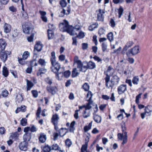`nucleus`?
<instances>
[{"mask_svg":"<svg viewBox=\"0 0 152 152\" xmlns=\"http://www.w3.org/2000/svg\"><path fill=\"white\" fill-rule=\"evenodd\" d=\"M122 131L123 132L122 134L119 133L118 134V139L121 140H123L122 142V145L126 144L127 141V132L125 131L126 130V128L124 125L122 126Z\"/></svg>","mask_w":152,"mask_h":152,"instance_id":"f257e3e1","label":"nucleus"},{"mask_svg":"<svg viewBox=\"0 0 152 152\" xmlns=\"http://www.w3.org/2000/svg\"><path fill=\"white\" fill-rule=\"evenodd\" d=\"M71 26L69 24L68 22L66 20H64L63 22L59 25L60 29L63 32L66 31L70 34H73L71 31Z\"/></svg>","mask_w":152,"mask_h":152,"instance_id":"f03ea898","label":"nucleus"},{"mask_svg":"<svg viewBox=\"0 0 152 152\" xmlns=\"http://www.w3.org/2000/svg\"><path fill=\"white\" fill-rule=\"evenodd\" d=\"M52 66L51 69L52 71L55 73H56L60 70L64 71V69L63 67H61L60 64L57 62L51 64Z\"/></svg>","mask_w":152,"mask_h":152,"instance_id":"7ed1b4c3","label":"nucleus"},{"mask_svg":"<svg viewBox=\"0 0 152 152\" xmlns=\"http://www.w3.org/2000/svg\"><path fill=\"white\" fill-rule=\"evenodd\" d=\"M97 19L98 21H103L104 20V14L105 12L102 10L99 9L98 10L96 11Z\"/></svg>","mask_w":152,"mask_h":152,"instance_id":"20e7f679","label":"nucleus"},{"mask_svg":"<svg viewBox=\"0 0 152 152\" xmlns=\"http://www.w3.org/2000/svg\"><path fill=\"white\" fill-rule=\"evenodd\" d=\"M0 58L1 60L5 62L7 59L8 55L10 54V52L7 51H1Z\"/></svg>","mask_w":152,"mask_h":152,"instance_id":"39448f33","label":"nucleus"},{"mask_svg":"<svg viewBox=\"0 0 152 152\" xmlns=\"http://www.w3.org/2000/svg\"><path fill=\"white\" fill-rule=\"evenodd\" d=\"M128 52L132 55H135L140 52V48L138 46H136L128 50Z\"/></svg>","mask_w":152,"mask_h":152,"instance_id":"423d86ee","label":"nucleus"},{"mask_svg":"<svg viewBox=\"0 0 152 152\" xmlns=\"http://www.w3.org/2000/svg\"><path fill=\"white\" fill-rule=\"evenodd\" d=\"M71 29L70 31L73 34H70L71 35H75L77 34V32L80 30L81 27L79 25H76L74 27L72 26H71Z\"/></svg>","mask_w":152,"mask_h":152,"instance_id":"0eeeda50","label":"nucleus"},{"mask_svg":"<svg viewBox=\"0 0 152 152\" xmlns=\"http://www.w3.org/2000/svg\"><path fill=\"white\" fill-rule=\"evenodd\" d=\"M77 67L80 69V71L84 72H85L88 69L87 62L82 63L81 62L80 63V65L79 66V65H78L77 66Z\"/></svg>","mask_w":152,"mask_h":152,"instance_id":"6e6552de","label":"nucleus"},{"mask_svg":"<svg viewBox=\"0 0 152 152\" xmlns=\"http://www.w3.org/2000/svg\"><path fill=\"white\" fill-rule=\"evenodd\" d=\"M31 25L30 23H27L25 25L23 26V31L25 34H29L30 31L31 30Z\"/></svg>","mask_w":152,"mask_h":152,"instance_id":"1a4fd4ad","label":"nucleus"},{"mask_svg":"<svg viewBox=\"0 0 152 152\" xmlns=\"http://www.w3.org/2000/svg\"><path fill=\"white\" fill-rule=\"evenodd\" d=\"M115 72L114 69L110 66H109L106 72H104V73L106 75V77H110V76H112Z\"/></svg>","mask_w":152,"mask_h":152,"instance_id":"9d476101","label":"nucleus"},{"mask_svg":"<svg viewBox=\"0 0 152 152\" xmlns=\"http://www.w3.org/2000/svg\"><path fill=\"white\" fill-rule=\"evenodd\" d=\"M59 119V118L58 115L56 113L53 115L51 118V122L56 127V125L58 124V121Z\"/></svg>","mask_w":152,"mask_h":152,"instance_id":"9b49d317","label":"nucleus"},{"mask_svg":"<svg viewBox=\"0 0 152 152\" xmlns=\"http://www.w3.org/2000/svg\"><path fill=\"white\" fill-rule=\"evenodd\" d=\"M110 77H105V80L106 82V86L108 88H112L115 84L111 80L110 81Z\"/></svg>","mask_w":152,"mask_h":152,"instance_id":"f8f14e48","label":"nucleus"},{"mask_svg":"<svg viewBox=\"0 0 152 152\" xmlns=\"http://www.w3.org/2000/svg\"><path fill=\"white\" fill-rule=\"evenodd\" d=\"M127 87L126 85H121L118 88V91L119 94H121L124 93L126 90Z\"/></svg>","mask_w":152,"mask_h":152,"instance_id":"ddd939ff","label":"nucleus"},{"mask_svg":"<svg viewBox=\"0 0 152 152\" xmlns=\"http://www.w3.org/2000/svg\"><path fill=\"white\" fill-rule=\"evenodd\" d=\"M4 32L6 34L9 33L11 29V25L7 23H5L3 26Z\"/></svg>","mask_w":152,"mask_h":152,"instance_id":"4468645a","label":"nucleus"},{"mask_svg":"<svg viewBox=\"0 0 152 152\" xmlns=\"http://www.w3.org/2000/svg\"><path fill=\"white\" fill-rule=\"evenodd\" d=\"M28 143L25 141L21 142L19 147L21 150L26 151L27 150Z\"/></svg>","mask_w":152,"mask_h":152,"instance_id":"2eb2a0df","label":"nucleus"},{"mask_svg":"<svg viewBox=\"0 0 152 152\" xmlns=\"http://www.w3.org/2000/svg\"><path fill=\"white\" fill-rule=\"evenodd\" d=\"M47 88V90L52 94H55L57 91V88L56 86H48Z\"/></svg>","mask_w":152,"mask_h":152,"instance_id":"dca6fc26","label":"nucleus"},{"mask_svg":"<svg viewBox=\"0 0 152 152\" xmlns=\"http://www.w3.org/2000/svg\"><path fill=\"white\" fill-rule=\"evenodd\" d=\"M7 43L4 40L0 39V51H3L7 45Z\"/></svg>","mask_w":152,"mask_h":152,"instance_id":"f3484780","label":"nucleus"},{"mask_svg":"<svg viewBox=\"0 0 152 152\" xmlns=\"http://www.w3.org/2000/svg\"><path fill=\"white\" fill-rule=\"evenodd\" d=\"M145 113L148 116H150L152 113V106H148L145 109Z\"/></svg>","mask_w":152,"mask_h":152,"instance_id":"a211bd4d","label":"nucleus"},{"mask_svg":"<svg viewBox=\"0 0 152 152\" xmlns=\"http://www.w3.org/2000/svg\"><path fill=\"white\" fill-rule=\"evenodd\" d=\"M134 44V42L132 41H129L127 42L123 50L126 51L129 48L132 47Z\"/></svg>","mask_w":152,"mask_h":152,"instance_id":"6ab92c4d","label":"nucleus"},{"mask_svg":"<svg viewBox=\"0 0 152 152\" xmlns=\"http://www.w3.org/2000/svg\"><path fill=\"white\" fill-rule=\"evenodd\" d=\"M39 12L41 15V18L42 20L45 22H47L48 19L45 16L46 13V12L42 11H39Z\"/></svg>","mask_w":152,"mask_h":152,"instance_id":"aec40b11","label":"nucleus"},{"mask_svg":"<svg viewBox=\"0 0 152 152\" xmlns=\"http://www.w3.org/2000/svg\"><path fill=\"white\" fill-rule=\"evenodd\" d=\"M31 138V134L30 133H25L23 135V139L24 141H29Z\"/></svg>","mask_w":152,"mask_h":152,"instance_id":"412c9836","label":"nucleus"},{"mask_svg":"<svg viewBox=\"0 0 152 152\" xmlns=\"http://www.w3.org/2000/svg\"><path fill=\"white\" fill-rule=\"evenodd\" d=\"M87 69L89 68L92 69H94L96 67V65L95 64L91 61H90L88 62H87Z\"/></svg>","mask_w":152,"mask_h":152,"instance_id":"4be33fe9","label":"nucleus"},{"mask_svg":"<svg viewBox=\"0 0 152 152\" xmlns=\"http://www.w3.org/2000/svg\"><path fill=\"white\" fill-rule=\"evenodd\" d=\"M27 83V91H28L31 90L34 86V84L31 81L29 80H26Z\"/></svg>","mask_w":152,"mask_h":152,"instance_id":"5701e85b","label":"nucleus"},{"mask_svg":"<svg viewBox=\"0 0 152 152\" xmlns=\"http://www.w3.org/2000/svg\"><path fill=\"white\" fill-rule=\"evenodd\" d=\"M63 71H60V72H58V73H56V78L59 80H61L64 77L63 73L62 72Z\"/></svg>","mask_w":152,"mask_h":152,"instance_id":"b1692460","label":"nucleus"},{"mask_svg":"<svg viewBox=\"0 0 152 152\" xmlns=\"http://www.w3.org/2000/svg\"><path fill=\"white\" fill-rule=\"evenodd\" d=\"M111 81L115 85H117L119 81V78L116 75H115L113 76L111 79Z\"/></svg>","mask_w":152,"mask_h":152,"instance_id":"393cba45","label":"nucleus"},{"mask_svg":"<svg viewBox=\"0 0 152 152\" xmlns=\"http://www.w3.org/2000/svg\"><path fill=\"white\" fill-rule=\"evenodd\" d=\"M42 47V45L41 44L40 42H38L35 45L34 49L38 51H39L41 50Z\"/></svg>","mask_w":152,"mask_h":152,"instance_id":"a878e982","label":"nucleus"},{"mask_svg":"<svg viewBox=\"0 0 152 152\" xmlns=\"http://www.w3.org/2000/svg\"><path fill=\"white\" fill-rule=\"evenodd\" d=\"M26 107L25 106H21L20 107L17 108L15 111V112L16 113H17L20 111H21L23 112H25L26 110Z\"/></svg>","mask_w":152,"mask_h":152,"instance_id":"bb28decb","label":"nucleus"},{"mask_svg":"<svg viewBox=\"0 0 152 152\" xmlns=\"http://www.w3.org/2000/svg\"><path fill=\"white\" fill-rule=\"evenodd\" d=\"M93 119L94 121L97 123H100L101 121V117L98 115H94Z\"/></svg>","mask_w":152,"mask_h":152,"instance_id":"cd10ccee","label":"nucleus"},{"mask_svg":"<svg viewBox=\"0 0 152 152\" xmlns=\"http://www.w3.org/2000/svg\"><path fill=\"white\" fill-rule=\"evenodd\" d=\"M50 61L51 64L57 62L56 61L55 56V52L53 51L51 53V56L50 57Z\"/></svg>","mask_w":152,"mask_h":152,"instance_id":"c85d7f7f","label":"nucleus"},{"mask_svg":"<svg viewBox=\"0 0 152 152\" xmlns=\"http://www.w3.org/2000/svg\"><path fill=\"white\" fill-rule=\"evenodd\" d=\"M46 72V69L44 68H40L37 71V76L41 75L42 74L45 73Z\"/></svg>","mask_w":152,"mask_h":152,"instance_id":"c756f323","label":"nucleus"},{"mask_svg":"<svg viewBox=\"0 0 152 152\" xmlns=\"http://www.w3.org/2000/svg\"><path fill=\"white\" fill-rule=\"evenodd\" d=\"M42 149L43 152H50L51 150V147L48 145H45Z\"/></svg>","mask_w":152,"mask_h":152,"instance_id":"7c9ffc66","label":"nucleus"},{"mask_svg":"<svg viewBox=\"0 0 152 152\" xmlns=\"http://www.w3.org/2000/svg\"><path fill=\"white\" fill-rule=\"evenodd\" d=\"M48 39H53L54 36V33L53 31L51 30H48Z\"/></svg>","mask_w":152,"mask_h":152,"instance_id":"2f4dec72","label":"nucleus"},{"mask_svg":"<svg viewBox=\"0 0 152 152\" xmlns=\"http://www.w3.org/2000/svg\"><path fill=\"white\" fill-rule=\"evenodd\" d=\"M79 73L77 72V70L76 68H74L73 69L72 71V77H77Z\"/></svg>","mask_w":152,"mask_h":152,"instance_id":"473e14b6","label":"nucleus"},{"mask_svg":"<svg viewBox=\"0 0 152 152\" xmlns=\"http://www.w3.org/2000/svg\"><path fill=\"white\" fill-rule=\"evenodd\" d=\"M46 139V135L43 134H41L39 138V141L42 143L45 142Z\"/></svg>","mask_w":152,"mask_h":152,"instance_id":"72a5a7b5","label":"nucleus"},{"mask_svg":"<svg viewBox=\"0 0 152 152\" xmlns=\"http://www.w3.org/2000/svg\"><path fill=\"white\" fill-rule=\"evenodd\" d=\"M139 79L138 76L134 77L132 80V82L133 84L137 85L139 82Z\"/></svg>","mask_w":152,"mask_h":152,"instance_id":"f704fd0d","label":"nucleus"},{"mask_svg":"<svg viewBox=\"0 0 152 152\" xmlns=\"http://www.w3.org/2000/svg\"><path fill=\"white\" fill-rule=\"evenodd\" d=\"M59 17H62L64 16L65 15V9L61 7L59 9Z\"/></svg>","mask_w":152,"mask_h":152,"instance_id":"c9c22d12","label":"nucleus"},{"mask_svg":"<svg viewBox=\"0 0 152 152\" xmlns=\"http://www.w3.org/2000/svg\"><path fill=\"white\" fill-rule=\"evenodd\" d=\"M90 115V113L89 110H85L84 111L83 116L84 118H87L89 117Z\"/></svg>","mask_w":152,"mask_h":152,"instance_id":"e433bc0d","label":"nucleus"},{"mask_svg":"<svg viewBox=\"0 0 152 152\" xmlns=\"http://www.w3.org/2000/svg\"><path fill=\"white\" fill-rule=\"evenodd\" d=\"M98 24L97 23L92 24L90 25L88 27V29L91 31H92L95 28L97 27Z\"/></svg>","mask_w":152,"mask_h":152,"instance_id":"4c0bfd02","label":"nucleus"},{"mask_svg":"<svg viewBox=\"0 0 152 152\" xmlns=\"http://www.w3.org/2000/svg\"><path fill=\"white\" fill-rule=\"evenodd\" d=\"M92 125V122L89 123L88 126H84V129L85 132H86L89 130L91 129Z\"/></svg>","mask_w":152,"mask_h":152,"instance_id":"58836bf2","label":"nucleus"},{"mask_svg":"<svg viewBox=\"0 0 152 152\" xmlns=\"http://www.w3.org/2000/svg\"><path fill=\"white\" fill-rule=\"evenodd\" d=\"M81 61L79 59L78 57L77 56H75V57L74 58V64H77V66L79 65V66L80 65V63L81 62Z\"/></svg>","mask_w":152,"mask_h":152,"instance_id":"ea45409f","label":"nucleus"},{"mask_svg":"<svg viewBox=\"0 0 152 152\" xmlns=\"http://www.w3.org/2000/svg\"><path fill=\"white\" fill-rule=\"evenodd\" d=\"M108 39L111 42L113 40V35L112 32L109 33L107 35Z\"/></svg>","mask_w":152,"mask_h":152,"instance_id":"a19ab883","label":"nucleus"},{"mask_svg":"<svg viewBox=\"0 0 152 152\" xmlns=\"http://www.w3.org/2000/svg\"><path fill=\"white\" fill-rule=\"evenodd\" d=\"M3 74L5 77H7L8 75V71L7 69L5 66L3 68Z\"/></svg>","mask_w":152,"mask_h":152,"instance_id":"79ce46f5","label":"nucleus"},{"mask_svg":"<svg viewBox=\"0 0 152 152\" xmlns=\"http://www.w3.org/2000/svg\"><path fill=\"white\" fill-rule=\"evenodd\" d=\"M88 147V142H86L85 144L83 145L81 148V151L84 152L86 151Z\"/></svg>","mask_w":152,"mask_h":152,"instance_id":"37998d69","label":"nucleus"},{"mask_svg":"<svg viewBox=\"0 0 152 152\" xmlns=\"http://www.w3.org/2000/svg\"><path fill=\"white\" fill-rule=\"evenodd\" d=\"M38 63L42 66H44L46 65V62L45 60L42 58H40L38 61Z\"/></svg>","mask_w":152,"mask_h":152,"instance_id":"c03bdc74","label":"nucleus"},{"mask_svg":"<svg viewBox=\"0 0 152 152\" xmlns=\"http://www.w3.org/2000/svg\"><path fill=\"white\" fill-rule=\"evenodd\" d=\"M30 56V53L28 51H25L22 56V58L24 59H26Z\"/></svg>","mask_w":152,"mask_h":152,"instance_id":"a18cd8bd","label":"nucleus"},{"mask_svg":"<svg viewBox=\"0 0 152 152\" xmlns=\"http://www.w3.org/2000/svg\"><path fill=\"white\" fill-rule=\"evenodd\" d=\"M79 32L78 34L77 35V37H78L79 39H81L84 37L85 36L84 33L82 32V31H79L78 32Z\"/></svg>","mask_w":152,"mask_h":152,"instance_id":"49530a36","label":"nucleus"},{"mask_svg":"<svg viewBox=\"0 0 152 152\" xmlns=\"http://www.w3.org/2000/svg\"><path fill=\"white\" fill-rule=\"evenodd\" d=\"M16 99L18 102H20L23 101V98L21 94H18L17 95Z\"/></svg>","mask_w":152,"mask_h":152,"instance_id":"de8ad7c7","label":"nucleus"},{"mask_svg":"<svg viewBox=\"0 0 152 152\" xmlns=\"http://www.w3.org/2000/svg\"><path fill=\"white\" fill-rule=\"evenodd\" d=\"M142 94L140 93L136 97L135 102L137 104H138L140 103V99L141 98V96Z\"/></svg>","mask_w":152,"mask_h":152,"instance_id":"09e8293b","label":"nucleus"},{"mask_svg":"<svg viewBox=\"0 0 152 152\" xmlns=\"http://www.w3.org/2000/svg\"><path fill=\"white\" fill-rule=\"evenodd\" d=\"M65 143L66 146L68 147H70L72 144V141L69 139H67L66 140Z\"/></svg>","mask_w":152,"mask_h":152,"instance_id":"8fccbe9b","label":"nucleus"},{"mask_svg":"<svg viewBox=\"0 0 152 152\" xmlns=\"http://www.w3.org/2000/svg\"><path fill=\"white\" fill-rule=\"evenodd\" d=\"M66 132L65 130H64V129L61 128L59 130V135L61 136H63L66 133Z\"/></svg>","mask_w":152,"mask_h":152,"instance_id":"3c124183","label":"nucleus"},{"mask_svg":"<svg viewBox=\"0 0 152 152\" xmlns=\"http://www.w3.org/2000/svg\"><path fill=\"white\" fill-rule=\"evenodd\" d=\"M102 50L103 52H105L107 49V45L106 43L103 42L102 44Z\"/></svg>","mask_w":152,"mask_h":152,"instance_id":"603ef678","label":"nucleus"},{"mask_svg":"<svg viewBox=\"0 0 152 152\" xmlns=\"http://www.w3.org/2000/svg\"><path fill=\"white\" fill-rule=\"evenodd\" d=\"M71 73L69 70H67L63 73L64 76L66 78H68L70 76Z\"/></svg>","mask_w":152,"mask_h":152,"instance_id":"864d4df0","label":"nucleus"},{"mask_svg":"<svg viewBox=\"0 0 152 152\" xmlns=\"http://www.w3.org/2000/svg\"><path fill=\"white\" fill-rule=\"evenodd\" d=\"M52 149L55 150H59L60 149V148L59 147L57 144H54L52 145L51 150Z\"/></svg>","mask_w":152,"mask_h":152,"instance_id":"5fc2aeb1","label":"nucleus"},{"mask_svg":"<svg viewBox=\"0 0 152 152\" xmlns=\"http://www.w3.org/2000/svg\"><path fill=\"white\" fill-rule=\"evenodd\" d=\"M25 59H24L23 58H19L18 57V61L20 64L21 65H23L26 64V61H25Z\"/></svg>","mask_w":152,"mask_h":152,"instance_id":"6e6d98bb","label":"nucleus"},{"mask_svg":"<svg viewBox=\"0 0 152 152\" xmlns=\"http://www.w3.org/2000/svg\"><path fill=\"white\" fill-rule=\"evenodd\" d=\"M118 13L119 14L118 17L121 18V15L123 14V9L121 7H120L119 8L118 10Z\"/></svg>","mask_w":152,"mask_h":152,"instance_id":"4d7b16f0","label":"nucleus"},{"mask_svg":"<svg viewBox=\"0 0 152 152\" xmlns=\"http://www.w3.org/2000/svg\"><path fill=\"white\" fill-rule=\"evenodd\" d=\"M27 120L25 118H22L20 121V124L21 125L23 126H25L26 124Z\"/></svg>","mask_w":152,"mask_h":152,"instance_id":"13d9d810","label":"nucleus"},{"mask_svg":"<svg viewBox=\"0 0 152 152\" xmlns=\"http://www.w3.org/2000/svg\"><path fill=\"white\" fill-rule=\"evenodd\" d=\"M83 88L85 91H88L89 88V86L88 84L86 83H85L83 86Z\"/></svg>","mask_w":152,"mask_h":152,"instance_id":"bf43d9fd","label":"nucleus"},{"mask_svg":"<svg viewBox=\"0 0 152 152\" xmlns=\"http://www.w3.org/2000/svg\"><path fill=\"white\" fill-rule=\"evenodd\" d=\"M18 33L14 31L12 36L11 39L14 40L13 41H15V38L18 36Z\"/></svg>","mask_w":152,"mask_h":152,"instance_id":"052dcab7","label":"nucleus"},{"mask_svg":"<svg viewBox=\"0 0 152 152\" xmlns=\"http://www.w3.org/2000/svg\"><path fill=\"white\" fill-rule=\"evenodd\" d=\"M8 92L7 90H4L2 91L1 95L4 97H6L8 96Z\"/></svg>","mask_w":152,"mask_h":152,"instance_id":"680f3d73","label":"nucleus"},{"mask_svg":"<svg viewBox=\"0 0 152 152\" xmlns=\"http://www.w3.org/2000/svg\"><path fill=\"white\" fill-rule=\"evenodd\" d=\"M9 9L10 11L12 12H15L17 11L16 8L13 6L10 7Z\"/></svg>","mask_w":152,"mask_h":152,"instance_id":"e2e57ef3","label":"nucleus"},{"mask_svg":"<svg viewBox=\"0 0 152 152\" xmlns=\"http://www.w3.org/2000/svg\"><path fill=\"white\" fill-rule=\"evenodd\" d=\"M41 112V107H39L37 109L36 113V115L37 117L39 118Z\"/></svg>","mask_w":152,"mask_h":152,"instance_id":"0e129e2a","label":"nucleus"},{"mask_svg":"<svg viewBox=\"0 0 152 152\" xmlns=\"http://www.w3.org/2000/svg\"><path fill=\"white\" fill-rule=\"evenodd\" d=\"M60 5L62 7H65L67 4V3L65 0H61L60 2Z\"/></svg>","mask_w":152,"mask_h":152,"instance_id":"69168bd1","label":"nucleus"},{"mask_svg":"<svg viewBox=\"0 0 152 152\" xmlns=\"http://www.w3.org/2000/svg\"><path fill=\"white\" fill-rule=\"evenodd\" d=\"M34 35V34H32L31 36L27 38V40L29 42H31L33 41Z\"/></svg>","mask_w":152,"mask_h":152,"instance_id":"338daca9","label":"nucleus"},{"mask_svg":"<svg viewBox=\"0 0 152 152\" xmlns=\"http://www.w3.org/2000/svg\"><path fill=\"white\" fill-rule=\"evenodd\" d=\"M110 26L112 27H114L115 26V22L113 19H110Z\"/></svg>","mask_w":152,"mask_h":152,"instance_id":"774afa93","label":"nucleus"}]
</instances>
